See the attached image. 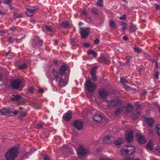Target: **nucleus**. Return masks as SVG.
<instances>
[{
  "label": "nucleus",
  "mask_w": 160,
  "mask_h": 160,
  "mask_svg": "<svg viewBox=\"0 0 160 160\" xmlns=\"http://www.w3.org/2000/svg\"><path fill=\"white\" fill-rule=\"evenodd\" d=\"M18 155V149L16 147L9 149L5 155L7 160H14Z\"/></svg>",
  "instance_id": "obj_1"
},
{
  "label": "nucleus",
  "mask_w": 160,
  "mask_h": 160,
  "mask_svg": "<svg viewBox=\"0 0 160 160\" xmlns=\"http://www.w3.org/2000/svg\"><path fill=\"white\" fill-rule=\"evenodd\" d=\"M135 151V147L131 145H128L124 146L121 149L120 152L123 155H131L133 154Z\"/></svg>",
  "instance_id": "obj_2"
},
{
  "label": "nucleus",
  "mask_w": 160,
  "mask_h": 160,
  "mask_svg": "<svg viewBox=\"0 0 160 160\" xmlns=\"http://www.w3.org/2000/svg\"><path fill=\"white\" fill-rule=\"evenodd\" d=\"M12 88L16 89H21L24 87V83L20 79H17L11 82Z\"/></svg>",
  "instance_id": "obj_3"
},
{
  "label": "nucleus",
  "mask_w": 160,
  "mask_h": 160,
  "mask_svg": "<svg viewBox=\"0 0 160 160\" xmlns=\"http://www.w3.org/2000/svg\"><path fill=\"white\" fill-rule=\"evenodd\" d=\"M107 102L109 108L112 107H119L122 104L121 101L119 99H112L108 101Z\"/></svg>",
  "instance_id": "obj_4"
},
{
  "label": "nucleus",
  "mask_w": 160,
  "mask_h": 160,
  "mask_svg": "<svg viewBox=\"0 0 160 160\" xmlns=\"http://www.w3.org/2000/svg\"><path fill=\"white\" fill-rule=\"evenodd\" d=\"M42 41L38 37H35L32 42V46L34 48L38 49L42 45Z\"/></svg>",
  "instance_id": "obj_5"
},
{
  "label": "nucleus",
  "mask_w": 160,
  "mask_h": 160,
  "mask_svg": "<svg viewBox=\"0 0 160 160\" xmlns=\"http://www.w3.org/2000/svg\"><path fill=\"white\" fill-rule=\"evenodd\" d=\"M86 85L87 91L89 92H92L96 89V85L93 83L90 80L86 81Z\"/></svg>",
  "instance_id": "obj_6"
},
{
  "label": "nucleus",
  "mask_w": 160,
  "mask_h": 160,
  "mask_svg": "<svg viewBox=\"0 0 160 160\" xmlns=\"http://www.w3.org/2000/svg\"><path fill=\"white\" fill-rule=\"evenodd\" d=\"M90 30V28L89 27L81 28L79 33L81 37L83 38H85L88 37L89 34Z\"/></svg>",
  "instance_id": "obj_7"
},
{
  "label": "nucleus",
  "mask_w": 160,
  "mask_h": 160,
  "mask_svg": "<svg viewBox=\"0 0 160 160\" xmlns=\"http://www.w3.org/2000/svg\"><path fill=\"white\" fill-rule=\"evenodd\" d=\"M126 140L128 143L132 142L133 135L132 131L131 129H128L126 133Z\"/></svg>",
  "instance_id": "obj_8"
},
{
  "label": "nucleus",
  "mask_w": 160,
  "mask_h": 160,
  "mask_svg": "<svg viewBox=\"0 0 160 160\" xmlns=\"http://www.w3.org/2000/svg\"><path fill=\"white\" fill-rule=\"evenodd\" d=\"M109 94L108 91L104 89H101L99 91V96L102 100L105 99Z\"/></svg>",
  "instance_id": "obj_9"
},
{
  "label": "nucleus",
  "mask_w": 160,
  "mask_h": 160,
  "mask_svg": "<svg viewBox=\"0 0 160 160\" xmlns=\"http://www.w3.org/2000/svg\"><path fill=\"white\" fill-rule=\"evenodd\" d=\"M89 153L88 150L86 148H83L82 147H80L77 151V153L79 156H84L86 154Z\"/></svg>",
  "instance_id": "obj_10"
},
{
  "label": "nucleus",
  "mask_w": 160,
  "mask_h": 160,
  "mask_svg": "<svg viewBox=\"0 0 160 160\" xmlns=\"http://www.w3.org/2000/svg\"><path fill=\"white\" fill-rule=\"evenodd\" d=\"M97 68L98 67L96 66H95L92 68L90 72V75L92 77V79L94 81H96L97 79V77L95 74Z\"/></svg>",
  "instance_id": "obj_11"
},
{
  "label": "nucleus",
  "mask_w": 160,
  "mask_h": 160,
  "mask_svg": "<svg viewBox=\"0 0 160 160\" xmlns=\"http://www.w3.org/2000/svg\"><path fill=\"white\" fill-rule=\"evenodd\" d=\"M73 124L78 130H81L82 129L83 125L81 121L76 120L74 122Z\"/></svg>",
  "instance_id": "obj_12"
},
{
  "label": "nucleus",
  "mask_w": 160,
  "mask_h": 160,
  "mask_svg": "<svg viewBox=\"0 0 160 160\" xmlns=\"http://www.w3.org/2000/svg\"><path fill=\"white\" fill-rule=\"evenodd\" d=\"M57 82H58V85L59 86L63 87L67 84L68 82V80L67 79L65 80L63 79L62 77H59Z\"/></svg>",
  "instance_id": "obj_13"
},
{
  "label": "nucleus",
  "mask_w": 160,
  "mask_h": 160,
  "mask_svg": "<svg viewBox=\"0 0 160 160\" xmlns=\"http://www.w3.org/2000/svg\"><path fill=\"white\" fill-rule=\"evenodd\" d=\"M72 112L71 111L69 110L67 112L64 114L63 116V118L65 121H69L72 118Z\"/></svg>",
  "instance_id": "obj_14"
},
{
  "label": "nucleus",
  "mask_w": 160,
  "mask_h": 160,
  "mask_svg": "<svg viewBox=\"0 0 160 160\" xmlns=\"http://www.w3.org/2000/svg\"><path fill=\"white\" fill-rule=\"evenodd\" d=\"M114 140L113 137L111 135H108L104 138L103 142L104 144H108L111 143Z\"/></svg>",
  "instance_id": "obj_15"
},
{
  "label": "nucleus",
  "mask_w": 160,
  "mask_h": 160,
  "mask_svg": "<svg viewBox=\"0 0 160 160\" xmlns=\"http://www.w3.org/2000/svg\"><path fill=\"white\" fill-rule=\"evenodd\" d=\"M68 66L66 64H63L60 68L59 72V73L62 75L66 74L65 72L67 71Z\"/></svg>",
  "instance_id": "obj_16"
},
{
  "label": "nucleus",
  "mask_w": 160,
  "mask_h": 160,
  "mask_svg": "<svg viewBox=\"0 0 160 160\" xmlns=\"http://www.w3.org/2000/svg\"><path fill=\"white\" fill-rule=\"evenodd\" d=\"M11 108H3L2 109L0 110V112L3 115H7L12 113Z\"/></svg>",
  "instance_id": "obj_17"
},
{
  "label": "nucleus",
  "mask_w": 160,
  "mask_h": 160,
  "mask_svg": "<svg viewBox=\"0 0 160 160\" xmlns=\"http://www.w3.org/2000/svg\"><path fill=\"white\" fill-rule=\"evenodd\" d=\"M136 136L137 139L138 141L141 144H144L146 142V140L145 139L144 137L140 135L138 133H136Z\"/></svg>",
  "instance_id": "obj_18"
},
{
  "label": "nucleus",
  "mask_w": 160,
  "mask_h": 160,
  "mask_svg": "<svg viewBox=\"0 0 160 160\" xmlns=\"http://www.w3.org/2000/svg\"><path fill=\"white\" fill-rule=\"evenodd\" d=\"M42 29L44 32H53L54 31V28L52 27V26L47 25L43 26Z\"/></svg>",
  "instance_id": "obj_19"
},
{
  "label": "nucleus",
  "mask_w": 160,
  "mask_h": 160,
  "mask_svg": "<svg viewBox=\"0 0 160 160\" xmlns=\"http://www.w3.org/2000/svg\"><path fill=\"white\" fill-rule=\"evenodd\" d=\"M37 8L35 7H31L27 8L26 13L29 17L33 15V12L36 10Z\"/></svg>",
  "instance_id": "obj_20"
},
{
  "label": "nucleus",
  "mask_w": 160,
  "mask_h": 160,
  "mask_svg": "<svg viewBox=\"0 0 160 160\" xmlns=\"http://www.w3.org/2000/svg\"><path fill=\"white\" fill-rule=\"evenodd\" d=\"M51 72L55 77L56 81L57 82L58 80V78L59 77L58 76V72L54 68H53Z\"/></svg>",
  "instance_id": "obj_21"
},
{
  "label": "nucleus",
  "mask_w": 160,
  "mask_h": 160,
  "mask_svg": "<svg viewBox=\"0 0 160 160\" xmlns=\"http://www.w3.org/2000/svg\"><path fill=\"white\" fill-rule=\"evenodd\" d=\"M133 106L131 104H128L125 108H123L125 110L128 112H131L133 109Z\"/></svg>",
  "instance_id": "obj_22"
},
{
  "label": "nucleus",
  "mask_w": 160,
  "mask_h": 160,
  "mask_svg": "<svg viewBox=\"0 0 160 160\" xmlns=\"http://www.w3.org/2000/svg\"><path fill=\"white\" fill-rule=\"evenodd\" d=\"M93 119L96 122H100L102 120V117L100 114H96L94 116Z\"/></svg>",
  "instance_id": "obj_23"
},
{
  "label": "nucleus",
  "mask_w": 160,
  "mask_h": 160,
  "mask_svg": "<svg viewBox=\"0 0 160 160\" xmlns=\"http://www.w3.org/2000/svg\"><path fill=\"white\" fill-rule=\"evenodd\" d=\"M21 98V96L18 94L13 95L11 98V99L12 101H17L20 99Z\"/></svg>",
  "instance_id": "obj_24"
},
{
  "label": "nucleus",
  "mask_w": 160,
  "mask_h": 160,
  "mask_svg": "<svg viewBox=\"0 0 160 160\" xmlns=\"http://www.w3.org/2000/svg\"><path fill=\"white\" fill-rule=\"evenodd\" d=\"M145 121L149 126H152L154 122V120L152 118H147Z\"/></svg>",
  "instance_id": "obj_25"
},
{
  "label": "nucleus",
  "mask_w": 160,
  "mask_h": 160,
  "mask_svg": "<svg viewBox=\"0 0 160 160\" xmlns=\"http://www.w3.org/2000/svg\"><path fill=\"white\" fill-rule=\"evenodd\" d=\"M124 142V141L123 139H120L115 140L114 142V144L117 146H119L123 143Z\"/></svg>",
  "instance_id": "obj_26"
},
{
  "label": "nucleus",
  "mask_w": 160,
  "mask_h": 160,
  "mask_svg": "<svg viewBox=\"0 0 160 160\" xmlns=\"http://www.w3.org/2000/svg\"><path fill=\"white\" fill-rule=\"evenodd\" d=\"M88 55H92L94 58L96 57L97 55V53L93 50H91L88 51Z\"/></svg>",
  "instance_id": "obj_27"
},
{
  "label": "nucleus",
  "mask_w": 160,
  "mask_h": 160,
  "mask_svg": "<svg viewBox=\"0 0 160 160\" xmlns=\"http://www.w3.org/2000/svg\"><path fill=\"white\" fill-rule=\"evenodd\" d=\"M123 110V108H118L116 111H114V114L115 115L118 116L120 114L121 112Z\"/></svg>",
  "instance_id": "obj_28"
},
{
  "label": "nucleus",
  "mask_w": 160,
  "mask_h": 160,
  "mask_svg": "<svg viewBox=\"0 0 160 160\" xmlns=\"http://www.w3.org/2000/svg\"><path fill=\"white\" fill-rule=\"evenodd\" d=\"M126 58L127 61L125 63V65L127 66H129L130 65V60L131 58V57L130 56H127L126 57Z\"/></svg>",
  "instance_id": "obj_29"
},
{
  "label": "nucleus",
  "mask_w": 160,
  "mask_h": 160,
  "mask_svg": "<svg viewBox=\"0 0 160 160\" xmlns=\"http://www.w3.org/2000/svg\"><path fill=\"white\" fill-rule=\"evenodd\" d=\"M110 27L112 28L116 27V23L115 22L112 20H110L109 22Z\"/></svg>",
  "instance_id": "obj_30"
},
{
  "label": "nucleus",
  "mask_w": 160,
  "mask_h": 160,
  "mask_svg": "<svg viewBox=\"0 0 160 160\" xmlns=\"http://www.w3.org/2000/svg\"><path fill=\"white\" fill-rule=\"evenodd\" d=\"M101 61L102 63L106 64H108L109 63V61L104 57L101 58Z\"/></svg>",
  "instance_id": "obj_31"
},
{
  "label": "nucleus",
  "mask_w": 160,
  "mask_h": 160,
  "mask_svg": "<svg viewBox=\"0 0 160 160\" xmlns=\"http://www.w3.org/2000/svg\"><path fill=\"white\" fill-rule=\"evenodd\" d=\"M61 25L62 26L64 27L65 28H66L70 26V23L68 21H65L62 22L61 23Z\"/></svg>",
  "instance_id": "obj_32"
},
{
  "label": "nucleus",
  "mask_w": 160,
  "mask_h": 160,
  "mask_svg": "<svg viewBox=\"0 0 160 160\" xmlns=\"http://www.w3.org/2000/svg\"><path fill=\"white\" fill-rule=\"evenodd\" d=\"M140 115L139 112H137L136 113H134L132 116V118L133 120H135L137 119Z\"/></svg>",
  "instance_id": "obj_33"
},
{
  "label": "nucleus",
  "mask_w": 160,
  "mask_h": 160,
  "mask_svg": "<svg viewBox=\"0 0 160 160\" xmlns=\"http://www.w3.org/2000/svg\"><path fill=\"white\" fill-rule=\"evenodd\" d=\"M121 81L122 83H123L124 85H125V88H129V87L127 85H125V84L127 83L128 82L127 81L125 78H121Z\"/></svg>",
  "instance_id": "obj_34"
},
{
  "label": "nucleus",
  "mask_w": 160,
  "mask_h": 160,
  "mask_svg": "<svg viewBox=\"0 0 160 160\" xmlns=\"http://www.w3.org/2000/svg\"><path fill=\"white\" fill-rule=\"evenodd\" d=\"M155 130L157 134L160 136V125H157L155 127Z\"/></svg>",
  "instance_id": "obj_35"
},
{
  "label": "nucleus",
  "mask_w": 160,
  "mask_h": 160,
  "mask_svg": "<svg viewBox=\"0 0 160 160\" xmlns=\"http://www.w3.org/2000/svg\"><path fill=\"white\" fill-rule=\"evenodd\" d=\"M27 67V64L25 63H23L19 65L18 68L20 69H22L26 68Z\"/></svg>",
  "instance_id": "obj_36"
},
{
  "label": "nucleus",
  "mask_w": 160,
  "mask_h": 160,
  "mask_svg": "<svg viewBox=\"0 0 160 160\" xmlns=\"http://www.w3.org/2000/svg\"><path fill=\"white\" fill-rule=\"evenodd\" d=\"M33 104L35 108L36 109L40 108L41 107V104L40 103H38V102H34Z\"/></svg>",
  "instance_id": "obj_37"
},
{
  "label": "nucleus",
  "mask_w": 160,
  "mask_h": 160,
  "mask_svg": "<svg viewBox=\"0 0 160 160\" xmlns=\"http://www.w3.org/2000/svg\"><path fill=\"white\" fill-rule=\"evenodd\" d=\"M147 148L148 149L151 150L152 149V143H151V142L150 141L148 143L147 145Z\"/></svg>",
  "instance_id": "obj_38"
},
{
  "label": "nucleus",
  "mask_w": 160,
  "mask_h": 160,
  "mask_svg": "<svg viewBox=\"0 0 160 160\" xmlns=\"http://www.w3.org/2000/svg\"><path fill=\"white\" fill-rule=\"evenodd\" d=\"M15 40V39L13 38L12 37H11L8 38L7 41L9 43H11L13 42Z\"/></svg>",
  "instance_id": "obj_39"
},
{
  "label": "nucleus",
  "mask_w": 160,
  "mask_h": 160,
  "mask_svg": "<svg viewBox=\"0 0 160 160\" xmlns=\"http://www.w3.org/2000/svg\"><path fill=\"white\" fill-rule=\"evenodd\" d=\"M134 49L136 52L138 53H139L141 52V50L140 48H139L137 47L136 46L134 47Z\"/></svg>",
  "instance_id": "obj_40"
},
{
  "label": "nucleus",
  "mask_w": 160,
  "mask_h": 160,
  "mask_svg": "<svg viewBox=\"0 0 160 160\" xmlns=\"http://www.w3.org/2000/svg\"><path fill=\"white\" fill-rule=\"evenodd\" d=\"M13 0H5L4 1V3L6 4H7L8 6H10L11 2Z\"/></svg>",
  "instance_id": "obj_41"
},
{
  "label": "nucleus",
  "mask_w": 160,
  "mask_h": 160,
  "mask_svg": "<svg viewBox=\"0 0 160 160\" xmlns=\"http://www.w3.org/2000/svg\"><path fill=\"white\" fill-rule=\"evenodd\" d=\"M97 4L100 7H102L103 6V0H98L97 2Z\"/></svg>",
  "instance_id": "obj_42"
},
{
  "label": "nucleus",
  "mask_w": 160,
  "mask_h": 160,
  "mask_svg": "<svg viewBox=\"0 0 160 160\" xmlns=\"http://www.w3.org/2000/svg\"><path fill=\"white\" fill-rule=\"evenodd\" d=\"M131 29L132 32H134L135 31V29H136V26L134 25H132L130 27Z\"/></svg>",
  "instance_id": "obj_43"
},
{
  "label": "nucleus",
  "mask_w": 160,
  "mask_h": 160,
  "mask_svg": "<svg viewBox=\"0 0 160 160\" xmlns=\"http://www.w3.org/2000/svg\"><path fill=\"white\" fill-rule=\"evenodd\" d=\"M12 113H13L14 115H17L18 113L19 112V111L18 110H14L11 109Z\"/></svg>",
  "instance_id": "obj_44"
},
{
  "label": "nucleus",
  "mask_w": 160,
  "mask_h": 160,
  "mask_svg": "<svg viewBox=\"0 0 160 160\" xmlns=\"http://www.w3.org/2000/svg\"><path fill=\"white\" fill-rule=\"evenodd\" d=\"M92 11L95 14H97L98 13V11L97 9L96 8H93L91 9Z\"/></svg>",
  "instance_id": "obj_45"
},
{
  "label": "nucleus",
  "mask_w": 160,
  "mask_h": 160,
  "mask_svg": "<svg viewBox=\"0 0 160 160\" xmlns=\"http://www.w3.org/2000/svg\"><path fill=\"white\" fill-rule=\"evenodd\" d=\"M22 17V16L20 15H18L16 13L13 16V18L14 19H16L18 18H20Z\"/></svg>",
  "instance_id": "obj_46"
},
{
  "label": "nucleus",
  "mask_w": 160,
  "mask_h": 160,
  "mask_svg": "<svg viewBox=\"0 0 160 160\" xmlns=\"http://www.w3.org/2000/svg\"><path fill=\"white\" fill-rule=\"evenodd\" d=\"M42 124H38L36 126V128L38 129H40L42 128Z\"/></svg>",
  "instance_id": "obj_47"
},
{
  "label": "nucleus",
  "mask_w": 160,
  "mask_h": 160,
  "mask_svg": "<svg viewBox=\"0 0 160 160\" xmlns=\"http://www.w3.org/2000/svg\"><path fill=\"white\" fill-rule=\"evenodd\" d=\"M135 105L137 106V109L141 107V104H140L138 102H136Z\"/></svg>",
  "instance_id": "obj_48"
},
{
  "label": "nucleus",
  "mask_w": 160,
  "mask_h": 160,
  "mask_svg": "<svg viewBox=\"0 0 160 160\" xmlns=\"http://www.w3.org/2000/svg\"><path fill=\"white\" fill-rule=\"evenodd\" d=\"M100 42L99 39H96L94 41V43L95 44H98Z\"/></svg>",
  "instance_id": "obj_49"
},
{
  "label": "nucleus",
  "mask_w": 160,
  "mask_h": 160,
  "mask_svg": "<svg viewBox=\"0 0 160 160\" xmlns=\"http://www.w3.org/2000/svg\"><path fill=\"white\" fill-rule=\"evenodd\" d=\"M83 46L85 48H88L90 46V45L88 43H83L82 44Z\"/></svg>",
  "instance_id": "obj_50"
},
{
  "label": "nucleus",
  "mask_w": 160,
  "mask_h": 160,
  "mask_svg": "<svg viewBox=\"0 0 160 160\" xmlns=\"http://www.w3.org/2000/svg\"><path fill=\"white\" fill-rule=\"evenodd\" d=\"M28 90L30 93H32L34 92V88L32 87H30L29 88Z\"/></svg>",
  "instance_id": "obj_51"
},
{
  "label": "nucleus",
  "mask_w": 160,
  "mask_h": 160,
  "mask_svg": "<svg viewBox=\"0 0 160 160\" xmlns=\"http://www.w3.org/2000/svg\"><path fill=\"white\" fill-rule=\"evenodd\" d=\"M119 19L121 20H125L126 19V17L125 14H123L122 16L119 18Z\"/></svg>",
  "instance_id": "obj_52"
},
{
  "label": "nucleus",
  "mask_w": 160,
  "mask_h": 160,
  "mask_svg": "<svg viewBox=\"0 0 160 160\" xmlns=\"http://www.w3.org/2000/svg\"><path fill=\"white\" fill-rule=\"evenodd\" d=\"M148 132L150 135H152L153 134V131L151 129H149L148 130Z\"/></svg>",
  "instance_id": "obj_53"
},
{
  "label": "nucleus",
  "mask_w": 160,
  "mask_h": 160,
  "mask_svg": "<svg viewBox=\"0 0 160 160\" xmlns=\"http://www.w3.org/2000/svg\"><path fill=\"white\" fill-rule=\"evenodd\" d=\"M159 74V72H156L155 74V77L156 79H158V75Z\"/></svg>",
  "instance_id": "obj_54"
},
{
  "label": "nucleus",
  "mask_w": 160,
  "mask_h": 160,
  "mask_svg": "<svg viewBox=\"0 0 160 160\" xmlns=\"http://www.w3.org/2000/svg\"><path fill=\"white\" fill-rule=\"evenodd\" d=\"M122 29L124 31L126 28V26L124 23H123V24H122Z\"/></svg>",
  "instance_id": "obj_55"
},
{
  "label": "nucleus",
  "mask_w": 160,
  "mask_h": 160,
  "mask_svg": "<svg viewBox=\"0 0 160 160\" xmlns=\"http://www.w3.org/2000/svg\"><path fill=\"white\" fill-rule=\"evenodd\" d=\"M26 113L25 112L22 113H21L20 115V117L22 118L26 116Z\"/></svg>",
  "instance_id": "obj_56"
},
{
  "label": "nucleus",
  "mask_w": 160,
  "mask_h": 160,
  "mask_svg": "<svg viewBox=\"0 0 160 160\" xmlns=\"http://www.w3.org/2000/svg\"><path fill=\"white\" fill-rule=\"evenodd\" d=\"M125 160H134L133 158L128 157L125 159Z\"/></svg>",
  "instance_id": "obj_57"
},
{
  "label": "nucleus",
  "mask_w": 160,
  "mask_h": 160,
  "mask_svg": "<svg viewBox=\"0 0 160 160\" xmlns=\"http://www.w3.org/2000/svg\"><path fill=\"white\" fill-rule=\"evenodd\" d=\"M74 40H73V39H72V40H71L70 41V43H71L72 44V45H75V42H74Z\"/></svg>",
  "instance_id": "obj_58"
},
{
  "label": "nucleus",
  "mask_w": 160,
  "mask_h": 160,
  "mask_svg": "<svg viewBox=\"0 0 160 160\" xmlns=\"http://www.w3.org/2000/svg\"><path fill=\"white\" fill-rule=\"evenodd\" d=\"M38 91L39 92V93H43L44 92L43 89L42 88L39 89L38 90Z\"/></svg>",
  "instance_id": "obj_59"
},
{
  "label": "nucleus",
  "mask_w": 160,
  "mask_h": 160,
  "mask_svg": "<svg viewBox=\"0 0 160 160\" xmlns=\"http://www.w3.org/2000/svg\"><path fill=\"white\" fill-rule=\"evenodd\" d=\"M155 8L157 9H159V8H160L159 5L157 4H156L155 5Z\"/></svg>",
  "instance_id": "obj_60"
},
{
  "label": "nucleus",
  "mask_w": 160,
  "mask_h": 160,
  "mask_svg": "<svg viewBox=\"0 0 160 160\" xmlns=\"http://www.w3.org/2000/svg\"><path fill=\"white\" fill-rule=\"evenodd\" d=\"M155 67H156V68H158V61H156L155 62Z\"/></svg>",
  "instance_id": "obj_61"
},
{
  "label": "nucleus",
  "mask_w": 160,
  "mask_h": 160,
  "mask_svg": "<svg viewBox=\"0 0 160 160\" xmlns=\"http://www.w3.org/2000/svg\"><path fill=\"white\" fill-rule=\"evenodd\" d=\"M53 63L54 64H56L57 65H58V62L57 60H54L53 61Z\"/></svg>",
  "instance_id": "obj_62"
},
{
  "label": "nucleus",
  "mask_w": 160,
  "mask_h": 160,
  "mask_svg": "<svg viewBox=\"0 0 160 160\" xmlns=\"http://www.w3.org/2000/svg\"><path fill=\"white\" fill-rule=\"evenodd\" d=\"M123 39L124 40L127 41L128 40V37H126V36H124L123 37Z\"/></svg>",
  "instance_id": "obj_63"
},
{
  "label": "nucleus",
  "mask_w": 160,
  "mask_h": 160,
  "mask_svg": "<svg viewBox=\"0 0 160 160\" xmlns=\"http://www.w3.org/2000/svg\"><path fill=\"white\" fill-rule=\"evenodd\" d=\"M156 149L157 151L159 152H160V147H156Z\"/></svg>",
  "instance_id": "obj_64"
}]
</instances>
